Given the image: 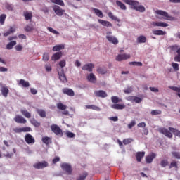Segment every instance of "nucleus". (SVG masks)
<instances>
[{"label": "nucleus", "instance_id": "f257e3e1", "mask_svg": "<svg viewBox=\"0 0 180 180\" xmlns=\"http://www.w3.org/2000/svg\"><path fill=\"white\" fill-rule=\"evenodd\" d=\"M158 131L169 139H172V134H174V136L180 138V131L174 127H169V130L167 129V128H160Z\"/></svg>", "mask_w": 180, "mask_h": 180}, {"label": "nucleus", "instance_id": "f03ea898", "mask_svg": "<svg viewBox=\"0 0 180 180\" xmlns=\"http://www.w3.org/2000/svg\"><path fill=\"white\" fill-rule=\"evenodd\" d=\"M124 4L130 5L131 9H134L137 12H146V7L140 5V3L135 0H123Z\"/></svg>", "mask_w": 180, "mask_h": 180}, {"label": "nucleus", "instance_id": "7ed1b4c3", "mask_svg": "<svg viewBox=\"0 0 180 180\" xmlns=\"http://www.w3.org/2000/svg\"><path fill=\"white\" fill-rule=\"evenodd\" d=\"M106 39L109 43H111L112 44H114V46H116L119 44V39L113 35H112V32L109 31L106 32Z\"/></svg>", "mask_w": 180, "mask_h": 180}, {"label": "nucleus", "instance_id": "20e7f679", "mask_svg": "<svg viewBox=\"0 0 180 180\" xmlns=\"http://www.w3.org/2000/svg\"><path fill=\"white\" fill-rule=\"evenodd\" d=\"M157 15H160V16H164L166 20H175V18L170 16L167 11H164L162 10L156 11Z\"/></svg>", "mask_w": 180, "mask_h": 180}, {"label": "nucleus", "instance_id": "39448f33", "mask_svg": "<svg viewBox=\"0 0 180 180\" xmlns=\"http://www.w3.org/2000/svg\"><path fill=\"white\" fill-rule=\"evenodd\" d=\"M51 130L56 136H63V130L57 124H53L52 125H51Z\"/></svg>", "mask_w": 180, "mask_h": 180}, {"label": "nucleus", "instance_id": "423d86ee", "mask_svg": "<svg viewBox=\"0 0 180 180\" xmlns=\"http://www.w3.org/2000/svg\"><path fill=\"white\" fill-rule=\"evenodd\" d=\"M33 167L37 169H43V168L49 167V162H47L46 161L38 162L34 164Z\"/></svg>", "mask_w": 180, "mask_h": 180}, {"label": "nucleus", "instance_id": "0eeeda50", "mask_svg": "<svg viewBox=\"0 0 180 180\" xmlns=\"http://www.w3.org/2000/svg\"><path fill=\"white\" fill-rule=\"evenodd\" d=\"M52 8L57 16H63L64 12H65V10H63L61 7L58 6V5H54Z\"/></svg>", "mask_w": 180, "mask_h": 180}, {"label": "nucleus", "instance_id": "6e6552de", "mask_svg": "<svg viewBox=\"0 0 180 180\" xmlns=\"http://www.w3.org/2000/svg\"><path fill=\"white\" fill-rule=\"evenodd\" d=\"M61 167L63 171H65V172H67L68 175H71V174H72V167H71V165L63 163L62 164Z\"/></svg>", "mask_w": 180, "mask_h": 180}, {"label": "nucleus", "instance_id": "1a4fd4ad", "mask_svg": "<svg viewBox=\"0 0 180 180\" xmlns=\"http://www.w3.org/2000/svg\"><path fill=\"white\" fill-rule=\"evenodd\" d=\"M58 74L59 75V79L62 82H68L67 77H65V74H64V69L59 68L58 70Z\"/></svg>", "mask_w": 180, "mask_h": 180}, {"label": "nucleus", "instance_id": "9d476101", "mask_svg": "<svg viewBox=\"0 0 180 180\" xmlns=\"http://www.w3.org/2000/svg\"><path fill=\"white\" fill-rule=\"evenodd\" d=\"M14 120L16 123H20L21 124H26V123H27V120H26V119H25V117H23L19 115H17L14 117Z\"/></svg>", "mask_w": 180, "mask_h": 180}, {"label": "nucleus", "instance_id": "9b49d317", "mask_svg": "<svg viewBox=\"0 0 180 180\" xmlns=\"http://www.w3.org/2000/svg\"><path fill=\"white\" fill-rule=\"evenodd\" d=\"M131 56L127 53L119 54L116 56L117 61H123V60H129Z\"/></svg>", "mask_w": 180, "mask_h": 180}, {"label": "nucleus", "instance_id": "f8f14e48", "mask_svg": "<svg viewBox=\"0 0 180 180\" xmlns=\"http://www.w3.org/2000/svg\"><path fill=\"white\" fill-rule=\"evenodd\" d=\"M94 95L97 98H107L108 97V94L106 93V91H105L103 90H98V91H94Z\"/></svg>", "mask_w": 180, "mask_h": 180}, {"label": "nucleus", "instance_id": "ddd939ff", "mask_svg": "<svg viewBox=\"0 0 180 180\" xmlns=\"http://www.w3.org/2000/svg\"><path fill=\"white\" fill-rule=\"evenodd\" d=\"M25 140L27 144H33L35 143L34 138L30 134H27L25 136Z\"/></svg>", "mask_w": 180, "mask_h": 180}, {"label": "nucleus", "instance_id": "4468645a", "mask_svg": "<svg viewBox=\"0 0 180 180\" xmlns=\"http://www.w3.org/2000/svg\"><path fill=\"white\" fill-rule=\"evenodd\" d=\"M157 157V155L154 153L149 154L146 157V164H151L153 162V160Z\"/></svg>", "mask_w": 180, "mask_h": 180}, {"label": "nucleus", "instance_id": "2eb2a0df", "mask_svg": "<svg viewBox=\"0 0 180 180\" xmlns=\"http://www.w3.org/2000/svg\"><path fill=\"white\" fill-rule=\"evenodd\" d=\"M62 92L65 95H68V96H74V95H75V93H74V90L68 88H64L62 90Z\"/></svg>", "mask_w": 180, "mask_h": 180}, {"label": "nucleus", "instance_id": "dca6fc26", "mask_svg": "<svg viewBox=\"0 0 180 180\" xmlns=\"http://www.w3.org/2000/svg\"><path fill=\"white\" fill-rule=\"evenodd\" d=\"M94 69V64L89 63L82 66V70L83 71H89V72H92V70Z\"/></svg>", "mask_w": 180, "mask_h": 180}, {"label": "nucleus", "instance_id": "f3484780", "mask_svg": "<svg viewBox=\"0 0 180 180\" xmlns=\"http://www.w3.org/2000/svg\"><path fill=\"white\" fill-rule=\"evenodd\" d=\"M144 155H146V152H144V151L137 152L136 154V161L138 162H141V160H143V158H144Z\"/></svg>", "mask_w": 180, "mask_h": 180}, {"label": "nucleus", "instance_id": "a211bd4d", "mask_svg": "<svg viewBox=\"0 0 180 180\" xmlns=\"http://www.w3.org/2000/svg\"><path fill=\"white\" fill-rule=\"evenodd\" d=\"M153 26H158V27H168L169 25L164 22H152Z\"/></svg>", "mask_w": 180, "mask_h": 180}, {"label": "nucleus", "instance_id": "6ab92c4d", "mask_svg": "<svg viewBox=\"0 0 180 180\" xmlns=\"http://www.w3.org/2000/svg\"><path fill=\"white\" fill-rule=\"evenodd\" d=\"M112 109H115L117 110H122L123 109H124V108H126V105L124 104H112L111 105Z\"/></svg>", "mask_w": 180, "mask_h": 180}, {"label": "nucleus", "instance_id": "aec40b11", "mask_svg": "<svg viewBox=\"0 0 180 180\" xmlns=\"http://www.w3.org/2000/svg\"><path fill=\"white\" fill-rule=\"evenodd\" d=\"M61 57H63V52H56L52 56L51 60L52 61H57V60H60Z\"/></svg>", "mask_w": 180, "mask_h": 180}, {"label": "nucleus", "instance_id": "412c9836", "mask_svg": "<svg viewBox=\"0 0 180 180\" xmlns=\"http://www.w3.org/2000/svg\"><path fill=\"white\" fill-rule=\"evenodd\" d=\"M18 85L22 86V88H29L30 86V83L29 82L25 81V79H20Z\"/></svg>", "mask_w": 180, "mask_h": 180}, {"label": "nucleus", "instance_id": "4be33fe9", "mask_svg": "<svg viewBox=\"0 0 180 180\" xmlns=\"http://www.w3.org/2000/svg\"><path fill=\"white\" fill-rule=\"evenodd\" d=\"M98 22L101 23L103 26H105L106 27H112V22L103 20L98 19Z\"/></svg>", "mask_w": 180, "mask_h": 180}, {"label": "nucleus", "instance_id": "5701e85b", "mask_svg": "<svg viewBox=\"0 0 180 180\" xmlns=\"http://www.w3.org/2000/svg\"><path fill=\"white\" fill-rule=\"evenodd\" d=\"M153 34H155V36H165L167 34V32L161 30H153Z\"/></svg>", "mask_w": 180, "mask_h": 180}, {"label": "nucleus", "instance_id": "b1692460", "mask_svg": "<svg viewBox=\"0 0 180 180\" xmlns=\"http://www.w3.org/2000/svg\"><path fill=\"white\" fill-rule=\"evenodd\" d=\"M1 95L4 96V98H8V94H9V89L7 86H2L1 89Z\"/></svg>", "mask_w": 180, "mask_h": 180}, {"label": "nucleus", "instance_id": "393cba45", "mask_svg": "<svg viewBox=\"0 0 180 180\" xmlns=\"http://www.w3.org/2000/svg\"><path fill=\"white\" fill-rule=\"evenodd\" d=\"M111 101L112 103H114V105H115L116 103H119L120 102H123V99L120 98L118 96H112Z\"/></svg>", "mask_w": 180, "mask_h": 180}, {"label": "nucleus", "instance_id": "a878e982", "mask_svg": "<svg viewBox=\"0 0 180 180\" xmlns=\"http://www.w3.org/2000/svg\"><path fill=\"white\" fill-rule=\"evenodd\" d=\"M24 17L26 20H32V18H33V13L25 11L24 12Z\"/></svg>", "mask_w": 180, "mask_h": 180}, {"label": "nucleus", "instance_id": "bb28decb", "mask_svg": "<svg viewBox=\"0 0 180 180\" xmlns=\"http://www.w3.org/2000/svg\"><path fill=\"white\" fill-rule=\"evenodd\" d=\"M93 12H94L95 15L98 18H103V13L98 8H92Z\"/></svg>", "mask_w": 180, "mask_h": 180}, {"label": "nucleus", "instance_id": "cd10ccee", "mask_svg": "<svg viewBox=\"0 0 180 180\" xmlns=\"http://www.w3.org/2000/svg\"><path fill=\"white\" fill-rule=\"evenodd\" d=\"M169 88L172 91H174V92H176L177 96H179V98H180V87L169 86Z\"/></svg>", "mask_w": 180, "mask_h": 180}, {"label": "nucleus", "instance_id": "c85d7f7f", "mask_svg": "<svg viewBox=\"0 0 180 180\" xmlns=\"http://www.w3.org/2000/svg\"><path fill=\"white\" fill-rule=\"evenodd\" d=\"M88 80L89 82H92V84L96 83V77H95V75L94 73H90L89 76L88 77Z\"/></svg>", "mask_w": 180, "mask_h": 180}, {"label": "nucleus", "instance_id": "c756f323", "mask_svg": "<svg viewBox=\"0 0 180 180\" xmlns=\"http://www.w3.org/2000/svg\"><path fill=\"white\" fill-rule=\"evenodd\" d=\"M20 112L25 117H27V119H30L32 117V114H30L27 110L22 109Z\"/></svg>", "mask_w": 180, "mask_h": 180}, {"label": "nucleus", "instance_id": "7c9ffc66", "mask_svg": "<svg viewBox=\"0 0 180 180\" xmlns=\"http://www.w3.org/2000/svg\"><path fill=\"white\" fill-rule=\"evenodd\" d=\"M52 4H56V5H59L60 6H65V4L63 0H51Z\"/></svg>", "mask_w": 180, "mask_h": 180}, {"label": "nucleus", "instance_id": "2f4dec72", "mask_svg": "<svg viewBox=\"0 0 180 180\" xmlns=\"http://www.w3.org/2000/svg\"><path fill=\"white\" fill-rule=\"evenodd\" d=\"M13 46H16V41H10L6 46L7 50H12L13 49Z\"/></svg>", "mask_w": 180, "mask_h": 180}, {"label": "nucleus", "instance_id": "473e14b6", "mask_svg": "<svg viewBox=\"0 0 180 180\" xmlns=\"http://www.w3.org/2000/svg\"><path fill=\"white\" fill-rule=\"evenodd\" d=\"M42 143H44L46 146H49L51 143V138L49 136H44L42 138Z\"/></svg>", "mask_w": 180, "mask_h": 180}, {"label": "nucleus", "instance_id": "72a5a7b5", "mask_svg": "<svg viewBox=\"0 0 180 180\" xmlns=\"http://www.w3.org/2000/svg\"><path fill=\"white\" fill-rule=\"evenodd\" d=\"M146 41H147V37L144 35H141L137 38L138 43H146Z\"/></svg>", "mask_w": 180, "mask_h": 180}, {"label": "nucleus", "instance_id": "f704fd0d", "mask_svg": "<svg viewBox=\"0 0 180 180\" xmlns=\"http://www.w3.org/2000/svg\"><path fill=\"white\" fill-rule=\"evenodd\" d=\"M116 4L117 5V6H119L120 8V9H122V11H126L127 7L126 5H124V4H123L122 1H116Z\"/></svg>", "mask_w": 180, "mask_h": 180}, {"label": "nucleus", "instance_id": "c9c22d12", "mask_svg": "<svg viewBox=\"0 0 180 180\" xmlns=\"http://www.w3.org/2000/svg\"><path fill=\"white\" fill-rule=\"evenodd\" d=\"M56 106L59 110H65V109H67V105L63 104V103H57Z\"/></svg>", "mask_w": 180, "mask_h": 180}, {"label": "nucleus", "instance_id": "e433bc0d", "mask_svg": "<svg viewBox=\"0 0 180 180\" xmlns=\"http://www.w3.org/2000/svg\"><path fill=\"white\" fill-rule=\"evenodd\" d=\"M64 49V45H56L53 47V51H60V50H63Z\"/></svg>", "mask_w": 180, "mask_h": 180}, {"label": "nucleus", "instance_id": "4c0bfd02", "mask_svg": "<svg viewBox=\"0 0 180 180\" xmlns=\"http://www.w3.org/2000/svg\"><path fill=\"white\" fill-rule=\"evenodd\" d=\"M108 16L110 17L112 20H116L117 22H120V19L117 18V17L113 15L112 12H109Z\"/></svg>", "mask_w": 180, "mask_h": 180}, {"label": "nucleus", "instance_id": "58836bf2", "mask_svg": "<svg viewBox=\"0 0 180 180\" xmlns=\"http://www.w3.org/2000/svg\"><path fill=\"white\" fill-rule=\"evenodd\" d=\"M30 123L32 124L35 127H39L40 126V122H37V120H36L34 118L30 120Z\"/></svg>", "mask_w": 180, "mask_h": 180}, {"label": "nucleus", "instance_id": "ea45409f", "mask_svg": "<svg viewBox=\"0 0 180 180\" xmlns=\"http://www.w3.org/2000/svg\"><path fill=\"white\" fill-rule=\"evenodd\" d=\"M38 115H39V116L41 117H46V111L44 110H40V109H38L37 110Z\"/></svg>", "mask_w": 180, "mask_h": 180}, {"label": "nucleus", "instance_id": "a19ab883", "mask_svg": "<svg viewBox=\"0 0 180 180\" xmlns=\"http://www.w3.org/2000/svg\"><path fill=\"white\" fill-rule=\"evenodd\" d=\"M131 142H133V139L131 138L124 139L122 141V143L124 144V146H127V144H130Z\"/></svg>", "mask_w": 180, "mask_h": 180}, {"label": "nucleus", "instance_id": "79ce46f5", "mask_svg": "<svg viewBox=\"0 0 180 180\" xmlns=\"http://www.w3.org/2000/svg\"><path fill=\"white\" fill-rule=\"evenodd\" d=\"M129 65H135L136 67H143V63L141 62H129Z\"/></svg>", "mask_w": 180, "mask_h": 180}, {"label": "nucleus", "instance_id": "37998d69", "mask_svg": "<svg viewBox=\"0 0 180 180\" xmlns=\"http://www.w3.org/2000/svg\"><path fill=\"white\" fill-rule=\"evenodd\" d=\"M97 72H98V74H106V72H108V70H106V68H98L97 69Z\"/></svg>", "mask_w": 180, "mask_h": 180}, {"label": "nucleus", "instance_id": "c03bdc74", "mask_svg": "<svg viewBox=\"0 0 180 180\" xmlns=\"http://www.w3.org/2000/svg\"><path fill=\"white\" fill-rule=\"evenodd\" d=\"M86 109H92L93 110H99V107L95 105H86Z\"/></svg>", "mask_w": 180, "mask_h": 180}, {"label": "nucleus", "instance_id": "a18cd8bd", "mask_svg": "<svg viewBox=\"0 0 180 180\" xmlns=\"http://www.w3.org/2000/svg\"><path fill=\"white\" fill-rule=\"evenodd\" d=\"M5 19H6V15L5 14H1L0 15V23H1V25H4V23H5Z\"/></svg>", "mask_w": 180, "mask_h": 180}, {"label": "nucleus", "instance_id": "49530a36", "mask_svg": "<svg viewBox=\"0 0 180 180\" xmlns=\"http://www.w3.org/2000/svg\"><path fill=\"white\" fill-rule=\"evenodd\" d=\"M172 67H173L174 71H179V64L176 63H172Z\"/></svg>", "mask_w": 180, "mask_h": 180}, {"label": "nucleus", "instance_id": "de8ad7c7", "mask_svg": "<svg viewBox=\"0 0 180 180\" xmlns=\"http://www.w3.org/2000/svg\"><path fill=\"white\" fill-rule=\"evenodd\" d=\"M47 30L51 32V33H53V34H60V32H58V31L50 27H47Z\"/></svg>", "mask_w": 180, "mask_h": 180}, {"label": "nucleus", "instance_id": "09e8293b", "mask_svg": "<svg viewBox=\"0 0 180 180\" xmlns=\"http://www.w3.org/2000/svg\"><path fill=\"white\" fill-rule=\"evenodd\" d=\"M172 154L174 158H177V160H180V152H172Z\"/></svg>", "mask_w": 180, "mask_h": 180}, {"label": "nucleus", "instance_id": "8fccbe9b", "mask_svg": "<svg viewBox=\"0 0 180 180\" xmlns=\"http://www.w3.org/2000/svg\"><path fill=\"white\" fill-rule=\"evenodd\" d=\"M88 176V173L84 172L82 175H80L77 180H85V178Z\"/></svg>", "mask_w": 180, "mask_h": 180}, {"label": "nucleus", "instance_id": "3c124183", "mask_svg": "<svg viewBox=\"0 0 180 180\" xmlns=\"http://www.w3.org/2000/svg\"><path fill=\"white\" fill-rule=\"evenodd\" d=\"M169 168H178V163L176 161H173L170 163Z\"/></svg>", "mask_w": 180, "mask_h": 180}, {"label": "nucleus", "instance_id": "603ef678", "mask_svg": "<svg viewBox=\"0 0 180 180\" xmlns=\"http://www.w3.org/2000/svg\"><path fill=\"white\" fill-rule=\"evenodd\" d=\"M41 11L44 12V13H49L50 10L49 9V7L44 6L41 8Z\"/></svg>", "mask_w": 180, "mask_h": 180}, {"label": "nucleus", "instance_id": "864d4df0", "mask_svg": "<svg viewBox=\"0 0 180 180\" xmlns=\"http://www.w3.org/2000/svg\"><path fill=\"white\" fill-rule=\"evenodd\" d=\"M136 126V121L132 120L131 122L128 124V129H133Z\"/></svg>", "mask_w": 180, "mask_h": 180}, {"label": "nucleus", "instance_id": "5fc2aeb1", "mask_svg": "<svg viewBox=\"0 0 180 180\" xmlns=\"http://www.w3.org/2000/svg\"><path fill=\"white\" fill-rule=\"evenodd\" d=\"M179 47L180 46L178 45H172L170 46V49L172 50V51H178Z\"/></svg>", "mask_w": 180, "mask_h": 180}, {"label": "nucleus", "instance_id": "6e6d98bb", "mask_svg": "<svg viewBox=\"0 0 180 180\" xmlns=\"http://www.w3.org/2000/svg\"><path fill=\"white\" fill-rule=\"evenodd\" d=\"M66 136L69 137V139H73V137H75V134L70 131H68L66 132Z\"/></svg>", "mask_w": 180, "mask_h": 180}, {"label": "nucleus", "instance_id": "4d7b16f0", "mask_svg": "<svg viewBox=\"0 0 180 180\" xmlns=\"http://www.w3.org/2000/svg\"><path fill=\"white\" fill-rule=\"evenodd\" d=\"M133 92V88L132 87H128L127 89L124 90V94H131Z\"/></svg>", "mask_w": 180, "mask_h": 180}, {"label": "nucleus", "instance_id": "13d9d810", "mask_svg": "<svg viewBox=\"0 0 180 180\" xmlns=\"http://www.w3.org/2000/svg\"><path fill=\"white\" fill-rule=\"evenodd\" d=\"M151 115H161L162 111L160 110H153L151 111Z\"/></svg>", "mask_w": 180, "mask_h": 180}, {"label": "nucleus", "instance_id": "bf43d9fd", "mask_svg": "<svg viewBox=\"0 0 180 180\" xmlns=\"http://www.w3.org/2000/svg\"><path fill=\"white\" fill-rule=\"evenodd\" d=\"M161 167H165L168 165V160H163L160 162Z\"/></svg>", "mask_w": 180, "mask_h": 180}, {"label": "nucleus", "instance_id": "052dcab7", "mask_svg": "<svg viewBox=\"0 0 180 180\" xmlns=\"http://www.w3.org/2000/svg\"><path fill=\"white\" fill-rule=\"evenodd\" d=\"M50 57L49 56V53H44L42 60L43 61H48Z\"/></svg>", "mask_w": 180, "mask_h": 180}, {"label": "nucleus", "instance_id": "680f3d73", "mask_svg": "<svg viewBox=\"0 0 180 180\" xmlns=\"http://www.w3.org/2000/svg\"><path fill=\"white\" fill-rule=\"evenodd\" d=\"M22 129V132L23 133H26L27 131H32V128H30L29 127H24Z\"/></svg>", "mask_w": 180, "mask_h": 180}, {"label": "nucleus", "instance_id": "e2e57ef3", "mask_svg": "<svg viewBox=\"0 0 180 180\" xmlns=\"http://www.w3.org/2000/svg\"><path fill=\"white\" fill-rule=\"evenodd\" d=\"M25 32H32V30H33V26H32V25H27L25 27Z\"/></svg>", "mask_w": 180, "mask_h": 180}, {"label": "nucleus", "instance_id": "0e129e2a", "mask_svg": "<svg viewBox=\"0 0 180 180\" xmlns=\"http://www.w3.org/2000/svg\"><path fill=\"white\" fill-rule=\"evenodd\" d=\"M65 65H66L65 60H62L61 61L59 62V65H60V68H64Z\"/></svg>", "mask_w": 180, "mask_h": 180}, {"label": "nucleus", "instance_id": "69168bd1", "mask_svg": "<svg viewBox=\"0 0 180 180\" xmlns=\"http://www.w3.org/2000/svg\"><path fill=\"white\" fill-rule=\"evenodd\" d=\"M13 131L15 133H23L22 129V128H18V127L14 128Z\"/></svg>", "mask_w": 180, "mask_h": 180}, {"label": "nucleus", "instance_id": "338daca9", "mask_svg": "<svg viewBox=\"0 0 180 180\" xmlns=\"http://www.w3.org/2000/svg\"><path fill=\"white\" fill-rule=\"evenodd\" d=\"M15 50L17 51H22V50H23V46H22V45L18 44L17 46H15Z\"/></svg>", "mask_w": 180, "mask_h": 180}, {"label": "nucleus", "instance_id": "774afa93", "mask_svg": "<svg viewBox=\"0 0 180 180\" xmlns=\"http://www.w3.org/2000/svg\"><path fill=\"white\" fill-rule=\"evenodd\" d=\"M143 100L141 98H140L139 97L135 96V98L134 100V102H135L136 103H141V102Z\"/></svg>", "mask_w": 180, "mask_h": 180}]
</instances>
